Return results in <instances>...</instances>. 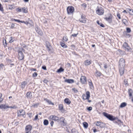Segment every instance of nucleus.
Returning a JSON list of instances; mask_svg holds the SVG:
<instances>
[{
  "instance_id": "obj_45",
  "label": "nucleus",
  "mask_w": 133,
  "mask_h": 133,
  "mask_svg": "<svg viewBox=\"0 0 133 133\" xmlns=\"http://www.w3.org/2000/svg\"><path fill=\"white\" fill-rule=\"evenodd\" d=\"M2 94L0 93V102H1L3 100V99L2 98Z\"/></svg>"
},
{
  "instance_id": "obj_48",
  "label": "nucleus",
  "mask_w": 133,
  "mask_h": 133,
  "mask_svg": "<svg viewBox=\"0 0 133 133\" xmlns=\"http://www.w3.org/2000/svg\"><path fill=\"white\" fill-rule=\"evenodd\" d=\"M72 90L74 91L75 93H77L78 92V91L75 88H73L72 89Z\"/></svg>"
},
{
  "instance_id": "obj_40",
  "label": "nucleus",
  "mask_w": 133,
  "mask_h": 133,
  "mask_svg": "<svg viewBox=\"0 0 133 133\" xmlns=\"http://www.w3.org/2000/svg\"><path fill=\"white\" fill-rule=\"evenodd\" d=\"M63 40L65 41L66 42L68 40V38L66 36H64L63 38Z\"/></svg>"
},
{
  "instance_id": "obj_57",
  "label": "nucleus",
  "mask_w": 133,
  "mask_h": 133,
  "mask_svg": "<svg viewBox=\"0 0 133 133\" xmlns=\"http://www.w3.org/2000/svg\"><path fill=\"white\" fill-rule=\"evenodd\" d=\"M117 16L118 17V18H119V19H121V16H120V15L119 14H117Z\"/></svg>"
},
{
  "instance_id": "obj_52",
  "label": "nucleus",
  "mask_w": 133,
  "mask_h": 133,
  "mask_svg": "<svg viewBox=\"0 0 133 133\" xmlns=\"http://www.w3.org/2000/svg\"><path fill=\"white\" fill-rule=\"evenodd\" d=\"M42 68L44 70H46V67L45 66H42Z\"/></svg>"
},
{
  "instance_id": "obj_13",
  "label": "nucleus",
  "mask_w": 133,
  "mask_h": 133,
  "mask_svg": "<svg viewBox=\"0 0 133 133\" xmlns=\"http://www.w3.org/2000/svg\"><path fill=\"white\" fill-rule=\"evenodd\" d=\"M25 114L24 111L23 110H19V111L18 112V116H23Z\"/></svg>"
},
{
  "instance_id": "obj_43",
  "label": "nucleus",
  "mask_w": 133,
  "mask_h": 133,
  "mask_svg": "<svg viewBox=\"0 0 133 133\" xmlns=\"http://www.w3.org/2000/svg\"><path fill=\"white\" fill-rule=\"evenodd\" d=\"M81 6L84 8H85L87 7V5L86 4L84 3L81 4Z\"/></svg>"
},
{
  "instance_id": "obj_29",
  "label": "nucleus",
  "mask_w": 133,
  "mask_h": 133,
  "mask_svg": "<svg viewBox=\"0 0 133 133\" xmlns=\"http://www.w3.org/2000/svg\"><path fill=\"white\" fill-rule=\"evenodd\" d=\"M47 43H48V44H47V45H46V47L47 49H48V50L49 51L51 50L50 48L51 47V46L50 45V43H49V42H47Z\"/></svg>"
},
{
  "instance_id": "obj_11",
  "label": "nucleus",
  "mask_w": 133,
  "mask_h": 133,
  "mask_svg": "<svg viewBox=\"0 0 133 133\" xmlns=\"http://www.w3.org/2000/svg\"><path fill=\"white\" fill-rule=\"evenodd\" d=\"M23 58L24 55L22 52L21 51L18 52V59L20 60H22L23 59Z\"/></svg>"
},
{
  "instance_id": "obj_60",
  "label": "nucleus",
  "mask_w": 133,
  "mask_h": 133,
  "mask_svg": "<svg viewBox=\"0 0 133 133\" xmlns=\"http://www.w3.org/2000/svg\"><path fill=\"white\" fill-rule=\"evenodd\" d=\"M18 11L19 12H21L22 11V9H19V8L18 9Z\"/></svg>"
},
{
  "instance_id": "obj_25",
  "label": "nucleus",
  "mask_w": 133,
  "mask_h": 133,
  "mask_svg": "<svg viewBox=\"0 0 133 133\" xmlns=\"http://www.w3.org/2000/svg\"><path fill=\"white\" fill-rule=\"evenodd\" d=\"M101 73L99 71H98L97 70H96V72L95 76L97 77H99L101 76Z\"/></svg>"
},
{
  "instance_id": "obj_58",
  "label": "nucleus",
  "mask_w": 133,
  "mask_h": 133,
  "mask_svg": "<svg viewBox=\"0 0 133 133\" xmlns=\"http://www.w3.org/2000/svg\"><path fill=\"white\" fill-rule=\"evenodd\" d=\"M48 82V81L46 79H45L44 81V82L46 83Z\"/></svg>"
},
{
  "instance_id": "obj_18",
  "label": "nucleus",
  "mask_w": 133,
  "mask_h": 133,
  "mask_svg": "<svg viewBox=\"0 0 133 133\" xmlns=\"http://www.w3.org/2000/svg\"><path fill=\"white\" fill-rule=\"evenodd\" d=\"M91 63L90 60H87L84 62V64L85 65L88 66L90 65Z\"/></svg>"
},
{
  "instance_id": "obj_28",
  "label": "nucleus",
  "mask_w": 133,
  "mask_h": 133,
  "mask_svg": "<svg viewBox=\"0 0 133 133\" xmlns=\"http://www.w3.org/2000/svg\"><path fill=\"white\" fill-rule=\"evenodd\" d=\"M133 93V91L131 89H129L128 90V93L130 97H131L132 96V94Z\"/></svg>"
},
{
  "instance_id": "obj_8",
  "label": "nucleus",
  "mask_w": 133,
  "mask_h": 133,
  "mask_svg": "<svg viewBox=\"0 0 133 133\" xmlns=\"http://www.w3.org/2000/svg\"><path fill=\"white\" fill-rule=\"evenodd\" d=\"M79 21L81 22L85 23L86 22V18H85L84 16L82 15L81 18L79 19Z\"/></svg>"
},
{
  "instance_id": "obj_32",
  "label": "nucleus",
  "mask_w": 133,
  "mask_h": 133,
  "mask_svg": "<svg viewBox=\"0 0 133 133\" xmlns=\"http://www.w3.org/2000/svg\"><path fill=\"white\" fill-rule=\"evenodd\" d=\"M64 70L62 67H61L60 68L58 69L57 71V72L58 73H60L62 72Z\"/></svg>"
},
{
  "instance_id": "obj_41",
  "label": "nucleus",
  "mask_w": 133,
  "mask_h": 133,
  "mask_svg": "<svg viewBox=\"0 0 133 133\" xmlns=\"http://www.w3.org/2000/svg\"><path fill=\"white\" fill-rule=\"evenodd\" d=\"M39 103H38L34 105H33L32 106V107H37L39 105Z\"/></svg>"
},
{
  "instance_id": "obj_15",
  "label": "nucleus",
  "mask_w": 133,
  "mask_h": 133,
  "mask_svg": "<svg viewBox=\"0 0 133 133\" xmlns=\"http://www.w3.org/2000/svg\"><path fill=\"white\" fill-rule=\"evenodd\" d=\"M119 71L121 75H122L124 73V67H119Z\"/></svg>"
},
{
  "instance_id": "obj_51",
  "label": "nucleus",
  "mask_w": 133,
  "mask_h": 133,
  "mask_svg": "<svg viewBox=\"0 0 133 133\" xmlns=\"http://www.w3.org/2000/svg\"><path fill=\"white\" fill-rule=\"evenodd\" d=\"M87 109L88 110L90 111L92 110V108L91 107H90L88 108Z\"/></svg>"
},
{
  "instance_id": "obj_61",
  "label": "nucleus",
  "mask_w": 133,
  "mask_h": 133,
  "mask_svg": "<svg viewBox=\"0 0 133 133\" xmlns=\"http://www.w3.org/2000/svg\"><path fill=\"white\" fill-rule=\"evenodd\" d=\"M107 65L106 64H104V67L105 68H107Z\"/></svg>"
},
{
  "instance_id": "obj_7",
  "label": "nucleus",
  "mask_w": 133,
  "mask_h": 133,
  "mask_svg": "<svg viewBox=\"0 0 133 133\" xmlns=\"http://www.w3.org/2000/svg\"><path fill=\"white\" fill-rule=\"evenodd\" d=\"M15 108L16 107H9L8 106L6 105L3 104H2L0 105V108L2 109H5L6 108Z\"/></svg>"
},
{
  "instance_id": "obj_30",
  "label": "nucleus",
  "mask_w": 133,
  "mask_h": 133,
  "mask_svg": "<svg viewBox=\"0 0 133 133\" xmlns=\"http://www.w3.org/2000/svg\"><path fill=\"white\" fill-rule=\"evenodd\" d=\"M59 109L60 110H62L63 109V107L62 104H60L59 105Z\"/></svg>"
},
{
  "instance_id": "obj_56",
  "label": "nucleus",
  "mask_w": 133,
  "mask_h": 133,
  "mask_svg": "<svg viewBox=\"0 0 133 133\" xmlns=\"http://www.w3.org/2000/svg\"><path fill=\"white\" fill-rule=\"evenodd\" d=\"M38 118V115H37L35 117V118L34 119V120H36Z\"/></svg>"
},
{
  "instance_id": "obj_34",
  "label": "nucleus",
  "mask_w": 133,
  "mask_h": 133,
  "mask_svg": "<svg viewBox=\"0 0 133 133\" xmlns=\"http://www.w3.org/2000/svg\"><path fill=\"white\" fill-rule=\"evenodd\" d=\"M97 24L100 26L101 27H105L104 25L102 23H99V21H97Z\"/></svg>"
},
{
  "instance_id": "obj_38",
  "label": "nucleus",
  "mask_w": 133,
  "mask_h": 133,
  "mask_svg": "<svg viewBox=\"0 0 133 133\" xmlns=\"http://www.w3.org/2000/svg\"><path fill=\"white\" fill-rule=\"evenodd\" d=\"M71 133H78L77 131L74 129H73L71 131Z\"/></svg>"
},
{
  "instance_id": "obj_9",
  "label": "nucleus",
  "mask_w": 133,
  "mask_h": 133,
  "mask_svg": "<svg viewBox=\"0 0 133 133\" xmlns=\"http://www.w3.org/2000/svg\"><path fill=\"white\" fill-rule=\"evenodd\" d=\"M49 118L50 119L55 121H58L59 120V117L54 115L50 116L49 117Z\"/></svg>"
},
{
  "instance_id": "obj_2",
  "label": "nucleus",
  "mask_w": 133,
  "mask_h": 133,
  "mask_svg": "<svg viewBox=\"0 0 133 133\" xmlns=\"http://www.w3.org/2000/svg\"><path fill=\"white\" fill-rule=\"evenodd\" d=\"M68 14V15L72 14L74 11V7L72 6H68L67 8Z\"/></svg>"
},
{
  "instance_id": "obj_64",
  "label": "nucleus",
  "mask_w": 133,
  "mask_h": 133,
  "mask_svg": "<svg viewBox=\"0 0 133 133\" xmlns=\"http://www.w3.org/2000/svg\"><path fill=\"white\" fill-rule=\"evenodd\" d=\"M67 65H68V66H71V64H70L69 63H67Z\"/></svg>"
},
{
  "instance_id": "obj_53",
  "label": "nucleus",
  "mask_w": 133,
  "mask_h": 133,
  "mask_svg": "<svg viewBox=\"0 0 133 133\" xmlns=\"http://www.w3.org/2000/svg\"><path fill=\"white\" fill-rule=\"evenodd\" d=\"M12 37H11V39L9 41L10 43H12L14 41V40H12Z\"/></svg>"
},
{
  "instance_id": "obj_55",
  "label": "nucleus",
  "mask_w": 133,
  "mask_h": 133,
  "mask_svg": "<svg viewBox=\"0 0 133 133\" xmlns=\"http://www.w3.org/2000/svg\"><path fill=\"white\" fill-rule=\"evenodd\" d=\"M124 82L125 85L127 84L128 82L127 80L126 79H124Z\"/></svg>"
},
{
  "instance_id": "obj_10",
  "label": "nucleus",
  "mask_w": 133,
  "mask_h": 133,
  "mask_svg": "<svg viewBox=\"0 0 133 133\" xmlns=\"http://www.w3.org/2000/svg\"><path fill=\"white\" fill-rule=\"evenodd\" d=\"M32 129V127L30 125H27L25 127V131L31 132V130Z\"/></svg>"
},
{
  "instance_id": "obj_4",
  "label": "nucleus",
  "mask_w": 133,
  "mask_h": 133,
  "mask_svg": "<svg viewBox=\"0 0 133 133\" xmlns=\"http://www.w3.org/2000/svg\"><path fill=\"white\" fill-rule=\"evenodd\" d=\"M95 123L96 126H99L101 128H103L105 126V124L102 122L97 121L95 122Z\"/></svg>"
},
{
  "instance_id": "obj_12",
  "label": "nucleus",
  "mask_w": 133,
  "mask_h": 133,
  "mask_svg": "<svg viewBox=\"0 0 133 133\" xmlns=\"http://www.w3.org/2000/svg\"><path fill=\"white\" fill-rule=\"evenodd\" d=\"M86 77L84 76L81 77L80 79L81 82L82 84H84L86 82Z\"/></svg>"
},
{
  "instance_id": "obj_46",
  "label": "nucleus",
  "mask_w": 133,
  "mask_h": 133,
  "mask_svg": "<svg viewBox=\"0 0 133 133\" xmlns=\"http://www.w3.org/2000/svg\"><path fill=\"white\" fill-rule=\"evenodd\" d=\"M37 75V73L36 72H35L33 74L32 76L33 77H36Z\"/></svg>"
},
{
  "instance_id": "obj_5",
  "label": "nucleus",
  "mask_w": 133,
  "mask_h": 133,
  "mask_svg": "<svg viewBox=\"0 0 133 133\" xmlns=\"http://www.w3.org/2000/svg\"><path fill=\"white\" fill-rule=\"evenodd\" d=\"M83 99V100L88 99L90 97V93L89 91L86 92V95L83 94L82 95Z\"/></svg>"
},
{
  "instance_id": "obj_20",
  "label": "nucleus",
  "mask_w": 133,
  "mask_h": 133,
  "mask_svg": "<svg viewBox=\"0 0 133 133\" xmlns=\"http://www.w3.org/2000/svg\"><path fill=\"white\" fill-rule=\"evenodd\" d=\"M27 82L25 81H24L21 83V88L23 89L24 88L26 85L27 84Z\"/></svg>"
},
{
  "instance_id": "obj_17",
  "label": "nucleus",
  "mask_w": 133,
  "mask_h": 133,
  "mask_svg": "<svg viewBox=\"0 0 133 133\" xmlns=\"http://www.w3.org/2000/svg\"><path fill=\"white\" fill-rule=\"evenodd\" d=\"M65 82L69 83H72L74 82V80L73 79H68L65 80Z\"/></svg>"
},
{
  "instance_id": "obj_23",
  "label": "nucleus",
  "mask_w": 133,
  "mask_h": 133,
  "mask_svg": "<svg viewBox=\"0 0 133 133\" xmlns=\"http://www.w3.org/2000/svg\"><path fill=\"white\" fill-rule=\"evenodd\" d=\"M65 103L68 104H69L71 103V101L68 98H66L64 100Z\"/></svg>"
},
{
  "instance_id": "obj_37",
  "label": "nucleus",
  "mask_w": 133,
  "mask_h": 133,
  "mask_svg": "<svg viewBox=\"0 0 133 133\" xmlns=\"http://www.w3.org/2000/svg\"><path fill=\"white\" fill-rule=\"evenodd\" d=\"M22 12L24 13H27L28 12L27 9L25 8H22Z\"/></svg>"
},
{
  "instance_id": "obj_36",
  "label": "nucleus",
  "mask_w": 133,
  "mask_h": 133,
  "mask_svg": "<svg viewBox=\"0 0 133 133\" xmlns=\"http://www.w3.org/2000/svg\"><path fill=\"white\" fill-rule=\"evenodd\" d=\"M49 123L47 119H45L44 121V125H47Z\"/></svg>"
},
{
  "instance_id": "obj_33",
  "label": "nucleus",
  "mask_w": 133,
  "mask_h": 133,
  "mask_svg": "<svg viewBox=\"0 0 133 133\" xmlns=\"http://www.w3.org/2000/svg\"><path fill=\"white\" fill-rule=\"evenodd\" d=\"M123 23L125 25H127L128 24V22L125 19H123L122 20Z\"/></svg>"
},
{
  "instance_id": "obj_6",
  "label": "nucleus",
  "mask_w": 133,
  "mask_h": 133,
  "mask_svg": "<svg viewBox=\"0 0 133 133\" xmlns=\"http://www.w3.org/2000/svg\"><path fill=\"white\" fill-rule=\"evenodd\" d=\"M119 63V67H124L125 64V62L123 58H121L120 59Z\"/></svg>"
},
{
  "instance_id": "obj_3",
  "label": "nucleus",
  "mask_w": 133,
  "mask_h": 133,
  "mask_svg": "<svg viewBox=\"0 0 133 133\" xmlns=\"http://www.w3.org/2000/svg\"><path fill=\"white\" fill-rule=\"evenodd\" d=\"M103 114L104 116H105L110 120L113 121L115 119V117H114L113 116L108 114L106 112H104L103 113Z\"/></svg>"
},
{
  "instance_id": "obj_50",
  "label": "nucleus",
  "mask_w": 133,
  "mask_h": 133,
  "mask_svg": "<svg viewBox=\"0 0 133 133\" xmlns=\"http://www.w3.org/2000/svg\"><path fill=\"white\" fill-rule=\"evenodd\" d=\"M129 11L132 12H129V13L131 15H132L133 14V10L132 9H129Z\"/></svg>"
},
{
  "instance_id": "obj_16",
  "label": "nucleus",
  "mask_w": 133,
  "mask_h": 133,
  "mask_svg": "<svg viewBox=\"0 0 133 133\" xmlns=\"http://www.w3.org/2000/svg\"><path fill=\"white\" fill-rule=\"evenodd\" d=\"M35 30L40 35H42L43 33L40 29L37 27L35 28Z\"/></svg>"
},
{
  "instance_id": "obj_26",
  "label": "nucleus",
  "mask_w": 133,
  "mask_h": 133,
  "mask_svg": "<svg viewBox=\"0 0 133 133\" xmlns=\"http://www.w3.org/2000/svg\"><path fill=\"white\" fill-rule=\"evenodd\" d=\"M105 19L107 21H111V15L110 14H109V16L108 17H105Z\"/></svg>"
},
{
  "instance_id": "obj_39",
  "label": "nucleus",
  "mask_w": 133,
  "mask_h": 133,
  "mask_svg": "<svg viewBox=\"0 0 133 133\" xmlns=\"http://www.w3.org/2000/svg\"><path fill=\"white\" fill-rule=\"evenodd\" d=\"M4 9L2 4L0 3V11L2 12L4 11Z\"/></svg>"
},
{
  "instance_id": "obj_1",
  "label": "nucleus",
  "mask_w": 133,
  "mask_h": 133,
  "mask_svg": "<svg viewBox=\"0 0 133 133\" xmlns=\"http://www.w3.org/2000/svg\"><path fill=\"white\" fill-rule=\"evenodd\" d=\"M96 12L98 15H102L103 14L104 12V10L102 7L98 6L96 9Z\"/></svg>"
},
{
  "instance_id": "obj_27",
  "label": "nucleus",
  "mask_w": 133,
  "mask_h": 133,
  "mask_svg": "<svg viewBox=\"0 0 133 133\" xmlns=\"http://www.w3.org/2000/svg\"><path fill=\"white\" fill-rule=\"evenodd\" d=\"M127 104L125 102H123L122 103L120 106V107L122 108L125 107L127 105Z\"/></svg>"
},
{
  "instance_id": "obj_59",
  "label": "nucleus",
  "mask_w": 133,
  "mask_h": 133,
  "mask_svg": "<svg viewBox=\"0 0 133 133\" xmlns=\"http://www.w3.org/2000/svg\"><path fill=\"white\" fill-rule=\"evenodd\" d=\"M54 123V122L53 121H51V122L50 123V124L51 126H52Z\"/></svg>"
},
{
  "instance_id": "obj_14",
  "label": "nucleus",
  "mask_w": 133,
  "mask_h": 133,
  "mask_svg": "<svg viewBox=\"0 0 133 133\" xmlns=\"http://www.w3.org/2000/svg\"><path fill=\"white\" fill-rule=\"evenodd\" d=\"M123 46L125 49L128 51H129L130 49V48L128 44L126 42L124 43Z\"/></svg>"
},
{
  "instance_id": "obj_21",
  "label": "nucleus",
  "mask_w": 133,
  "mask_h": 133,
  "mask_svg": "<svg viewBox=\"0 0 133 133\" xmlns=\"http://www.w3.org/2000/svg\"><path fill=\"white\" fill-rule=\"evenodd\" d=\"M44 101H45L46 102H47L49 104H51L52 105H54V104L51 101L49 100L48 99L46 98H44Z\"/></svg>"
},
{
  "instance_id": "obj_47",
  "label": "nucleus",
  "mask_w": 133,
  "mask_h": 133,
  "mask_svg": "<svg viewBox=\"0 0 133 133\" xmlns=\"http://www.w3.org/2000/svg\"><path fill=\"white\" fill-rule=\"evenodd\" d=\"M61 120H62V122L63 123L65 124V118L64 117H61Z\"/></svg>"
},
{
  "instance_id": "obj_35",
  "label": "nucleus",
  "mask_w": 133,
  "mask_h": 133,
  "mask_svg": "<svg viewBox=\"0 0 133 133\" xmlns=\"http://www.w3.org/2000/svg\"><path fill=\"white\" fill-rule=\"evenodd\" d=\"M60 44L64 48H66L67 47V46L64 43L61 42Z\"/></svg>"
},
{
  "instance_id": "obj_42",
  "label": "nucleus",
  "mask_w": 133,
  "mask_h": 133,
  "mask_svg": "<svg viewBox=\"0 0 133 133\" xmlns=\"http://www.w3.org/2000/svg\"><path fill=\"white\" fill-rule=\"evenodd\" d=\"M3 43L4 46H5L7 45L6 41L5 39H3Z\"/></svg>"
},
{
  "instance_id": "obj_19",
  "label": "nucleus",
  "mask_w": 133,
  "mask_h": 133,
  "mask_svg": "<svg viewBox=\"0 0 133 133\" xmlns=\"http://www.w3.org/2000/svg\"><path fill=\"white\" fill-rule=\"evenodd\" d=\"M26 96L28 98L31 99L32 98V95L31 92H28L26 94Z\"/></svg>"
},
{
  "instance_id": "obj_22",
  "label": "nucleus",
  "mask_w": 133,
  "mask_h": 133,
  "mask_svg": "<svg viewBox=\"0 0 133 133\" xmlns=\"http://www.w3.org/2000/svg\"><path fill=\"white\" fill-rule=\"evenodd\" d=\"M88 83L90 88L91 89H92L94 88L93 84L91 80H89L88 81Z\"/></svg>"
},
{
  "instance_id": "obj_44",
  "label": "nucleus",
  "mask_w": 133,
  "mask_h": 133,
  "mask_svg": "<svg viewBox=\"0 0 133 133\" xmlns=\"http://www.w3.org/2000/svg\"><path fill=\"white\" fill-rule=\"evenodd\" d=\"M127 32L128 33H129L131 31V30L130 28H127Z\"/></svg>"
},
{
  "instance_id": "obj_54",
  "label": "nucleus",
  "mask_w": 133,
  "mask_h": 133,
  "mask_svg": "<svg viewBox=\"0 0 133 133\" xmlns=\"http://www.w3.org/2000/svg\"><path fill=\"white\" fill-rule=\"evenodd\" d=\"M78 34H72V35H71V36H73V37H76L77 36V35H78Z\"/></svg>"
},
{
  "instance_id": "obj_31",
  "label": "nucleus",
  "mask_w": 133,
  "mask_h": 133,
  "mask_svg": "<svg viewBox=\"0 0 133 133\" xmlns=\"http://www.w3.org/2000/svg\"><path fill=\"white\" fill-rule=\"evenodd\" d=\"M84 127L85 128H87L88 126V124L86 122H84L83 123Z\"/></svg>"
},
{
  "instance_id": "obj_49",
  "label": "nucleus",
  "mask_w": 133,
  "mask_h": 133,
  "mask_svg": "<svg viewBox=\"0 0 133 133\" xmlns=\"http://www.w3.org/2000/svg\"><path fill=\"white\" fill-rule=\"evenodd\" d=\"M4 66V65L3 64H0V70L3 69V67Z\"/></svg>"
},
{
  "instance_id": "obj_63",
  "label": "nucleus",
  "mask_w": 133,
  "mask_h": 133,
  "mask_svg": "<svg viewBox=\"0 0 133 133\" xmlns=\"http://www.w3.org/2000/svg\"><path fill=\"white\" fill-rule=\"evenodd\" d=\"M31 70L35 71L36 70V69H35L32 68L31 69Z\"/></svg>"
},
{
  "instance_id": "obj_62",
  "label": "nucleus",
  "mask_w": 133,
  "mask_h": 133,
  "mask_svg": "<svg viewBox=\"0 0 133 133\" xmlns=\"http://www.w3.org/2000/svg\"><path fill=\"white\" fill-rule=\"evenodd\" d=\"M23 1L25 2H27L29 1V0H23Z\"/></svg>"
},
{
  "instance_id": "obj_24",
  "label": "nucleus",
  "mask_w": 133,
  "mask_h": 133,
  "mask_svg": "<svg viewBox=\"0 0 133 133\" xmlns=\"http://www.w3.org/2000/svg\"><path fill=\"white\" fill-rule=\"evenodd\" d=\"M17 22H21L22 23H24L27 25H28V24H30V23H29L28 22L26 21V22H25L24 21H21L20 20H19L17 19Z\"/></svg>"
}]
</instances>
